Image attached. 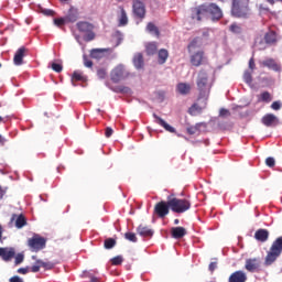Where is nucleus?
Masks as SVG:
<instances>
[{"label": "nucleus", "instance_id": "nucleus-1", "mask_svg": "<svg viewBox=\"0 0 282 282\" xmlns=\"http://www.w3.org/2000/svg\"><path fill=\"white\" fill-rule=\"evenodd\" d=\"M196 86L198 90V104H194L191 108V111H202V109H206V105H208V97L210 96L213 84H210L208 80V73H206V70L202 69L198 73Z\"/></svg>", "mask_w": 282, "mask_h": 282}, {"label": "nucleus", "instance_id": "nucleus-2", "mask_svg": "<svg viewBox=\"0 0 282 282\" xmlns=\"http://www.w3.org/2000/svg\"><path fill=\"white\" fill-rule=\"evenodd\" d=\"M186 213L191 210V200L188 198H177L175 194L167 196V200H161L155 204L154 213Z\"/></svg>", "mask_w": 282, "mask_h": 282}, {"label": "nucleus", "instance_id": "nucleus-3", "mask_svg": "<svg viewBox=\"0 0 282 282\" xmlns=\"http://www.w3.org/2000/svg\"><path fill=\"white\" fill-rule=\"evenodd\" d=\"M210 17L212 21L217 22L224 19V11L217 6V3H204L192 9V19L202 21L205 17Z\"/></svg>", "mask_w": 282, "mask_h": 282}, {"label": "nucleus", "instance_id": "nucleus-4", "mask_svg": "<svg viewBox=\"0 0 282 282\" xmlns=\"http://www.w3.org/2000/svg\"><path fill=\"white\" fill-rule=\"evenodd\" d=\"M231 14L236 19H250V7L247 0H232Z\"/></svg>", "mask_w": 282, "mask_h": 282}, {"label": "nucleus", "instance_id": "nucleus-5", "mask_svg": "<svg viewBox=\"0 0 282 282\" xmlns=\"http://www.w3.org/2000/svg\"><path fill=\"white\" fill-rule=\"evenodd\" d=\"M282 252V237H279L271 246L264 258V265H272Z\"/></svg>", "mask_w": 282, "mask_h": 282}, {"label": "nucleus", "instance_id": "nucleus-6", "mask_svg": "<svg viewBox=\"0 0 282 282\" xmlns=\"http://www.w3.org/2000/svg\"><path fill=\"white\" fill-rule=\"evenodd\" d=\"M276 43V32L269 31L264 34V41L261 35H258L254 40L256 47H259L260 51L267 50L268 45H275Z\"/></svg>", "mask_w": 282, "mask_h": 282}, {"label": "nucleus", "instance_id": "nucleus-7", "mask_svg": "<svg viewBox=\"0 0 282 282\" xmlns=\"http://www.w3.org/2000/svg\"><path fill=\"white\" fill-rule=\"evenodd\" d=\"M47 240L39 235L28 239V246L31 252H39L45 248Z\"/></svg>", "mask_w": 282, "mask_h": 282}, {"label": "nucleus", "instance_id": "nucleus-8", "mask_svg": "<svg viewBox=\"0 0 282 282\" xmlns=\"http://www.w3.org/2000/svg\"><path fill=\"white\" fill-rule=\"evenodd\" d=\"M112 83H120V80H124V78H129V72L124 66H117L110 74Z\"/></svg>", "mask_w": 282, "mask_h": 282}, {"label": "nucleus", "instance_id": "nucleus-9", "mask_svg": "<svg viewBox=\"0 0 282 282\" xmlns=\"http://www.w3.org/2000/svg\"><path fill=\"white\" fill-rule=\"evenodd\" d=\"M132 10L137 19H144L147 17V7L140 0H133Z\"/></svg>", "mask_w": 282, "mask_h": 282}, {"label": "nucleus", "instance_id": "nucleus-10", "mask_svg": "<svg viewBox=\"0 0 282 282\" xmlns=\"http://www.w3.org/2000/svg\"><path fill=\"white\" fill-rule=\"evenodd\" d=\"M261 122L264 127L268 128H274L279 127L281 121L279 120V117H276L274 113H267L261 118Z\"/></svg>", "mask_w": 282, "mask_h": 282}, {"label": "nucleus", "instance_id": "nucleus-11", "mask_svg": "<svg viewBox=\"0 0 282 282\" xmlns=\"http://www.w3.org/2000/svg\"><path fill=\"white\" fill-rule=\"evenodd\" d=\"M260 268L261 261L258 258H249L246 260L245 269L247 270V272H259Z\"/></svg>", "mask_w": 282, "mask_h": 282}, {"label": "nucleus", "instance_id": "nucleus-12", "mask_svg": "<svg viewBox=\"0 0 282 282\" xmlns=\"http://www.w3.org/2000/svg\"><path fill=\"white\" fill-rule=\"evenodd\" d=\"M26 54H28V48L25 46L18 48V51L13 56L14 65H18V66L23 65V58H25Z\"/></svg>", "mask_w": 282, "mask_h": 282}, {"label": "nucleus", "instance_id": "nucleus-13", "mask_svg": "<svg viewBox=\"0 0 282 282\" xmlns=\"http://www.w3.org/2000/svg\"><path fill=\"white\" fill-rule=\"evenodd\" d=\"M111 52V48H93L90 51V57L95 58L96 61H100L105 58V54H109Z\"/></svg>", "mask_w": 282, "mask_h": 282}, {"label": "nucleus", "instance_id": "nucleus-14", "mask_svg": "<svg viewBox=\"0 0 282 282\" xmlns=\"http://www.w3.org/2000/svg\"><path fill=\"white\" fill-rule=\"evenodd\" d=\"M248 281V275L246 272L239 270L229 275L228 282H246Z\"/></svg>", "mask_w": 282, "mask_h": 282}, {"label": "nucleus", "instance_id": "nucleus-15", "mask_svg": "<svg viewBox=\"0 0 282 282\" xmlns=\"http://www.w3.org/2000/svg\"><path fill=\"white\" fill-rule=\"evenodd\" d=\"M261 67H268V69H272L273 72H281V66L276 64L274 58H268L260 62Z\"/></svg>", "mask_w": 282, "mask_h": 282}, {"label": "nucleus", "instance_id": "nucleus-16", "mask_svg": "<svg viewBox=\"0 0 282 282\" xmlns=\"http://www.w3.org/2000/svg\"><path fill=\"white\" fill-rule=\"evenodd\" d=\"M153 118L155 119L156 124H160V127H163L165 131H169V133H175V128L166 123V121H164V119H162L160 116L154 113Z\"/></svg>", "mask_w": 282, "mask_h": 282}, {"label": "nucleus", "instance_id": "nucleus-17", "mask_svg": "<svg viewBox=\"0 0 282 282\" xmlns=\"http://www.w3.org/2000/svg\"><path fill=\"white\" fill-rule=\"evenodd\" d=\"M202 61H204V51H198L191 56V64L194 67H199Z\"/></svg>", "mask_w": 282, "mask_h": 282}, {"label": "nucleus", "instance_id": "nucleus-18", "mask_svg": "<svg viewBox=\"0 0 282 282\" xmlns=\"http://www.w3.org/2000/svg\"><path fill=\"white\" fill-rule=\"evenodd\" d=\"M171 236L173 239H182L186 237V228L184 227H173L171 229Z\"/></svg>", "mask_w": 282, "mask_h": 282}, {"label": "nucleus", "instance_id": "nucleus-19", "mask_svg": "<svg viewBox=\"0 0 282 282\" xmlns=\"http://www.w3.org/2000/svg\"><path fill=\"white\" fill-rule=\"evenodd\" d=\"M137 232L138 235H140V237H153L154 235V231L153 229L144 226V225H140L138 228H137Z\"/></svg>", "mask_w": 282, "mask_h": 282}, {"label": "nucleus", "instance_id": "nucleus-20", "mask_svg": "<svg viewBox=\"0 0 282 282\" xmlns=\"http://www.w3.org/2000/svg\"><path fill=\"white\" fill-rule=\"evenodd\" d=\"M118 26L119 28H124V25L129 24V18L127 17V11L124 8L120 7V14L118 17Z\"/></svg>", "mask_w": 282, "mask_h": 282}, {"label": "nucleus", "instance_id": "nucleus-21", "mask_svg": "<svg viewBox=\"0 0 282 282\" xmlns=\"http://www.w3.org/2000/svg\"><path fill=\"white\" fill-rule=\"evenodd\" d=\"M66 23H76L78 21V10L75 8H70L65 18Z\"/></svg>", "mask_w": 282, "mask_h": 282}, {"label": "nucleus", "instance_id": "nucleus-22", "mask_svg": "<svg viewBox=\"0 0 282 282\" xmlns=\"http://www.w3.org/2000/svg\"><path fill=\"white\" fill-rule=\"evenodd\" d=\"M14 254V249L0 248V257H2L3 261H10Z\"/></svg>", "mask_w": 282, "mask_h": 282}, {"label": "nucleus", "instance_id": "nucleus-23", "mask_svg": "<svg viewBox=\"0 0 282 282\" xmlns=\"http://www.w3.org/2000/svg\"><path fill=\"white\" fill-rule=\"evenodd\" d=\"M133 65L137 69H142L144 67V56L142 53H137L133 57Z\"/></svg>", "mask_w": 282, "mask_h": 282}, {"label": "nucleus", "instance_id": "nucleus-24", "mask_svg": "<svg viewBox=\"0 0 282 282\" xmlns=\"http://www.w3.org/2000/svg\"><path fill=\"white\" fill-rule=\"evenodd\" d=\"M76 25L79 32H83L84 34H86L87 32H91V30H94V24L89 22H78Z\"/></svg>", "mask_w": 282, "mask_h": 282}, {"label": "nucleus", "instance_id": "nucleus-25", "mask_svg": "<svg viewBox=\"0 0 282 282\" xmlns=\"http://www.w3.org/2000/svg\"><path fill=\"white\" fill-rule=\"evenodd\" d=\"M268 237H270V234L265 229H258L254 234L257 241H268Z\"/></svg>", "mask_w": 282, "mask_h": 282}, {"label": "nucleus", "instance_id": "nucleus-26", "mask_svg": "<svg viewBox=\"0 0 282 282\" xmlns=\"http://www.w3.org/2000/svg\"><path fill=\"white\" fill-rule=\"evenodd\" d=\"M178 94H181L182 96H186L188 94H191V84H186V83H180L176 87Z\"/></svg>", "mask_w": 282, "mask_h": 282}, {"label": "nucleus", "instance_id": "nucleus-27", "mask_svg": "<svg viewBox=\"0 0 282 282\" xmlns=\"http://www.w3.org/2000/svg\"><path fill=\"white\" fill-rule=\"evenodd\" d=\"M159 56V64L164 65L169 59V51L166 48H161L158 53Z\"/></svg>", "mask_w": 282, "mask_h": 282}, {"label": "nucleus", "instance_id": "nucleus-28", "mask_svg": "<svg viewBox=\"0 0 282 282\" xmlns=\"http://www.w3.org/2000/svg\"><path fill=\"white\" fill-rule=\"evenodd\" d=\"M145 52L149 56H153V54L158 53V43L152 42V43H148L145 45Z\"/></svg>", "mask_w": 282, "mask_h": 282}, {"label": "nucleus", "instance_id": "nucleus-29", "mask_svg": "<svg viewBox=\"0 0 282 282\" xmlns=\"http://www.w3.org/2000/svg\"><path fill=\"white\" fill-rule=\"evenodd\" d=\"M259 102H272V94L269 91H263L260 94Z\"/></svg>", "mask_w": 282, "mask_h": 282}, {"label": "nucleus", "instance_id": "nucleus-30", "mask_svg": "<svg viewBox=\"0 0 282 282\" xmlns=\"http://www.w3.org/2000/svg\"><path fill=\"white\" fill-rule=\"evenodd\" d=\"M147 30H148V32H150V34H154L158 39H160V29H158L153 24V22L148 23Z\"/></svg>", "mask_w": 282, "mask_h": 282}, {"label": "nucleus", "instance_id": "nucleus-31", "mask_svg": "<svg viewBox=\"0 0 282 282\" xmlns=\"http://www.w3.org/2000/svg\"><path fill=\"white\" fill-rule=\"evenodd\" d=\"M28 224V220L25 219V216L23 214H20L15 220V226L18 228H23Z\"/></svg>", "mask_w": 282, "mask_h": 282}, {"label": "nucleus", "instance_id": "nucleus-32", "mask_svg": "<svg viewBox=\"0 0 282 282\" xmlns=\"http://www.w3.org/2000/svg\"><path fill=\"white\" fill-rule=\"evenodd\" d=\"M116 247V239L113 238H108L104 241V248H106V250H111V248Z\"/></svg>", "mask_w": 282, "mask_h": 282}, {"label": "nucleus", "instance_id": "nucleus-33", "mask_svg": "<svg viewBox=\"0 0 282 282\" xmlns=\"http://www.w3.org/2000/svg\"><path fill=\"white\" fill-rule=\"evenodd\" d=\"M229 32H232V34H241L242 32L241 25H239L237 22H234L229 26Z\"/></svg>", "mask_w": 282, "mask_h": 282}, {"label": "nucleus", "instance_id": "nucleus-34", "mask_svg": "<svg viewBox=\"0 0 282 282\" xmlns=\"http://www.w3.org/2000/svg\"><path fill=\"white\" fill-rule=\"evenodd\" d=\"M37 263H40L41 268H44V270H54V262L37 260Z\"/></svg>", "mask_w": 282, "mask_h": 282}, {"label": "nucleus", "instance_id": "nucleus-35", "mask_svg": "<svg viewBox=\"0 0 282 282\" xmlns=\"http://www.w3.org/2000/svg\"><path fill=\"white\" fill-rule=\"evenodd\" d=\"M72 80H76V83L78 82H84L85 80V76H83V73L78 72V70H75L73 73V76H72Z\"/></svg>", "mask_w": 282, "mask_h": 282}, {"label": "nucleus", "instance_id": "nucleus-36", "mask_svg": "<svg viewBox=\"0 0 282 282\" xmlns=\"http://www.w3.org/2000/svg\"><path fill=\"white\" fill-rule=\"evenodd\" d=\"M124 239H127L128 241H131L132 243H138V237L135 236L134 232H126Z\"/></svg>", "mask_w": 282, "mask_h": 282}, {"label": "nucleus", "instance_id": "nucleus-37", "mask_svg": "<svg viewBox=\"0 0 282 282\" xmlns=\"http://www.w3.org/2000/svg\"><path fill=\"white\" fill-rule=\"evenodd\" d=\"M94 39H96V33H94V30L86 32V36H84V41H86V43L94 41Z\"/></svg>", "mask_w": 282, "mask_h": 282}, {"label": "nucleus", "instance_id": "nucleus-38", "mask_svg": "<svg viewBox=\"0 0 282 282\" xmlns=\"http://www.w3.org/2000/svg\"><path fill=\"white\" fill-rule=\"evenodd\" d=\"M110 261L111 265H122V261H124V258H122V256H117L112 258Z\"/></svg>", "mask_w": 282, "mask_h": 282}, {"label": "nucleus", "instance_id": "nucleus-39", "mask_svg": "<svg viewBox=\"0 0 282 282\" xmlns=\"http://www.w3.org/2000/svg\"><path fill=\"white\" fill-rule=\"evenodd\" d=\"M115 91L117 94H129L131 91V88L127 86H118L117 88H115Z\"/></svg>", "mask_w": 282, "mask_h": 282}, {"label": "nucleus", "instance_id": "nucleus-40", "mask_svg": "<svg viewBox=\"0 0 282 282\" xmlns=\"http://www.w3.org/2000/svg\"><path fill=\"white\" fill-rule=\"evenodd\" d=\"M265 164L267 166H269V169H274V166L276 165V161L274 160V158L269 156L265 159Z\"/></svg>", "mask_w": 282, "mask_h": 282}, {"label": "nucleus", "instance_id": "nucleus-41", "mask_svg": "<svg viewBox=\"0 0 282 282\" xmlns=\"http://www.w3.org/2000/svg\"><path fill=\"white\" fill-rule=\"evenodd\" d=\"M51 68L53 69V72H56L57 74H61V72H63V65L61 64L52 63Z\"/></svg>", "mask_w": 282, "mask_h": 282}, {"label": "nucleus", "instance_id": "nucleus-42", "mask_svg": "<svg viewBox=\"0 0 282 282\" xmlns=\"http://www.w3.org/2000/svg\"><path fill=\"white\" fill-rule=\"evenodd\" d=\"M65 22H67V20H65L64 18L54 19V25H56L57 28H63V25H65Z\"/></svg>", "mask_w": 282, "mask_h": 282}, {"label": "nucleus", "instance_id": "nucleus-43", "mask_svg": "<svg viewBox=\"0 0 282 282\" xmlns=\"http://www.w3.org/2000/svg\"><path fill=\"white\" fill-rule=\"evenodd\" d=\"M25 259V256L23 253H18L15 256V265H21Z\"/></svg>", "mask_w": 282, "mask_h": 282}, {"label": "nucleus", "instance_id": "nucleus-44", "mask_svg": "<svg viewBox=\"0 0 282 282\" xmlns=\"http://www.w3.org/2000/svg\"><path fill=\"white\" fill-rule=\"evenodd\" d=\"M243 80H245V83H247L248 85H250V83H252V73L246 72V73L243 74Z\"/></svg>", "mask_w": 282, "mask_h": 282}, {"label": "nucleus", "instance_id": "nucleus-45", "mask_svg": "<svg viewBox=\"0 0 282 282\" xmlns=\"http://www.w3.org/2000/svg\"><path fill=\"white\" fill-rule=\"evenodd\" d=\"M97 76H98V78H101V79L107 78V69H105V68H99V69L97 70Z\"/></svg>", "mask_w": 282, "mask_h": 282}, {"label": "nucleus", "instance_id": "nucleus-46", "mask_svg": "<svg viewBox=\"0 0 282 282\" xmlns=\"http://www.w3.org/2000/svg\"><path fill=\"white\" fill-rule=\"evenodd\" d=\"M30 271L31 272H40L41 271V263H39V260L35 261V264H33L31 268H30Z\"/></svg>", "mask_w": 282, "mask_h": 282}, {"label": "nucleus", "instance_id": "nucleus-47", "mask_svg": "<svg viewBox=\"0 0 282 282\" xmlns=\"http://www.w3.org/2000/svg\"><path fill=\"white\" fill-rule=\"evenodd\" d=\"M42 14H44V17H54L56 12L52 9H42Z\"/></svg>", "mask_w": 282, "mask_h": 282}, {"label": "nucleus", "instance_id": "nucleus-48", "mask_svg": "<svg viewBox=\"0 0 282 282\" xmlns=\"http://www.w3.org/2000/svg\"><path fill=\"white\" fill-rule=\"evenodd\" d=\"M281 107H282L281 101H273V102L271 104V109H273V111H279V110H281Z\"/></svg>", "mask_w": 282, "mask_h": 282}, {"label": "nucleus", "instance_id": "nucleus-49", "mask_svg": "<svg viewBox=\"0 0 282 282\" xmlns=\"http://www.w3.org/2000/svg\"><path fill=\"white\" fill-rule=\"evenodd\" d=\"M197 131H199L198 126L187 128V133L189 135H195V133H197Z\"/></svg>", "mask_w": 282, "mask_h": 282}, {"label": "nucleus", "instance_id": "nucleus-50", "mask_svg": "<svg viewBox=\"0 0 282 282\" xmlns=\"http://www.w3.org/2000/svg\"><path fill=\"white\" fill-rule=\"evenodd\" d=\"M219 116H220V118H226V117L230 116V110L221 108L219 110Z\"/></svg>", "mask_w": 282, "mask_h": 282}, {"label": "nucleus", "instance_id": "nucleus-51", "mask_svg": "<svg viewBox=\"0 0 282 282\" xmlns=\"http://www.w3.org/2000/svg\"><path fill=\"white\" fill-rule=\"evenodd\" d=\"M84 65L85 67H94V62H91L89 58H87L86 55H84Z\"/></svg>", "mask_w": 282, "mask_h": 282}, {"label": "nucleus", "instance_id": "nucleus-52", "mask_svg": "<svg viewBox=\"0 0 282 282\" xmlns=\"http://www.w3.org/2000/svg\"><path fill=\"white\" fill-rule=\"evenodd\" d=\"M105 135L106 138H110L113 135V129H111V127H107L106 131H105Z\"/></svg>", "mask_w": 282, "mask_h": 282}, {"label": "nucleus", "instance_id": "nucleus-53", "mask_svg": "<svg viewBox=\"0 0 282 282\" xmlns=\"http://www.w3.org/2000/svg\"><path fill=\"white\" fill-rule=\"evenodd\" d=\"M28 272H30V267L18 269L19 274H28Z\"/></svg>", "mask_w": 282, "mask_h": 282}, {"label": "nucleus", "instance_id": "nucleus-54", "mask_svg": "<svg viewBox=\"0 0 282 282\" xmlns=\"http://www.w3.org/2000/svg\"><path fill=\"white\" fill-rule=\"evenodd\" d=\"M208 270L209 272H215V270H217V262H210Z\"/></svg>", "mask_w": 282, "mask_h": 282}, {"label": "nucleus", "instance_id": "nucleus-55", "mask_svg": "<svg viewBox=\"0 0 282 282\" xmlns=\"http://www.w3.org/2000/svg\"><path fill=\"white\" fill-rule=\"evenodd\" d=\"M257 67V64H254V57H251L249 59V69H254Z\"/></svg>", "mask_w": 282, "mask_h": 282}, {"label": "nucleus", "instance_id": "nucleus-56", "mask_svg": "<svg viewBox=\"0 0 282 282\" xmlns=\"http://www.w3.org/2000/svg\"><path fill=\"white\" fill-rule=\"evenodd\" d=\"M10 282H23V279H21L19 275L12 276L9 280Z\"/></svg>", "mask_w": 282, "mask_h": 282}, {"label": "nucleus", "instance_id": "nucleus-57", "mask_svg": "<svg viewBox=\"0 0 282 282\" xmlns=\"http://www.w3.org/2000/svg\"><path fill=\"white\" fill-rule=\"evenodd\" d=\"M4 195H6V189H3V187H1L0 185V199H3Z\"/></svg>", "mask_w": 282, "mask_h": 282}, {"label": "nucleus", "instance_id": "nucleus-58", "mask_svg": "<svg viewBox=\"0 0 282 282\" xmlns=\"http://www.w3.org/2000/svg\"><path fill=\"white\" fill-rule=\"evenodd\" d=\"M270 6H274V3L280 2L282 3V0H267Z\"/></svg>", "mask_w": 282, "mask_h": 282}, {"label": "nucleus", "instance_id": "nucleus-59", "mask_svg": "<svg viewBox=\"0 0 282 282\" xmlns=\"http://www.w3.org/2000/svg\"><path fill=\"white\" fill-rule=\"evenodd\" d=\"M6 142H8V140H6V138H3L1 134H0V144H6Z\"/></svg>", "mask_w": 282, "mask_h": 282}, {"label": "nucleus", "instance_id": "nucleus-60", "mask_svg": "<svg viewBox=\"0 0 282 282\" xmlns=\"http://www.w3.org/2000/svg\"><path fill=\"white\" fill-rule=\"evenodd\" d=\"M158 215L161 219H163V217H166L167 213H159Z\"/></svg>", "mask_w": 282, "mask_h": 282}, {"label": "nucleus", "instance_id": "nucleus-61", "mask_svg": "<svg viewBox=\"0 0 282 282\" xmlns=\"http://www.w3.org/2000/svg\"><path fill=\"white\" fill-rule=\"evenodd\" d=\"M90 282H98L97 278H91Z\"/></svg>", "mask_w": 282, "mask_h": 282}, {"label": "nucleus", "instance_id": "nucleus-62", "mask_svg": "<svg viewBox=\"0 0 282 282\" xmlns=\"http://www.w3.org/2000/svg\"><path fill=\"white\" fill-rule=\"evenodd\" d=\"M174 224L177 226V224H180V219H174Z\"/></svg>", "mask_w": 282, "mask_h": 282}, {"label": "nucleus", "instance_id": "nucleus-63", "mask_svg": "<svg viewBox=\"0 0 282 282\" xmlns=\"http://www.w3.org/2000/svg\"><path fill=\"white\" fill-rule=\"evenodd\" d=\"M33 261H39V259H36V256H32Z\"/></svg>", "mask_w": 282, "mask_h": 282}, {"label": "nucleus", "instance_id": "nucleus-64", "mask_svg": "<svg viewBox=\"0 0 282 282\" xmlns=\"http://www.w3.org/2000/svg\"><path fill=\"white\" fill-rule=\"evenodd\" d=\"M61 1V3H67V1H69V0H59Z\"/></svg>", "mask_w": 282, "mask_h": 282}]
</instances>
